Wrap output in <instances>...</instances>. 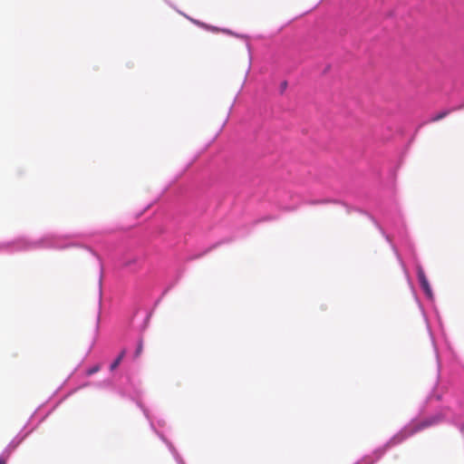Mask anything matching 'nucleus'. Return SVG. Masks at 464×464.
Here are the masks:
<instances>
[{
  "mask_svg": "<svg viewBox=\"0 0 464 464\" xmlns=\"http://www.w3.org/2000/svg\"><path fill=\"white\" fill-rule=\"evenodd\" d=\"M0 464H6V460L3 458H0Z\"/></svg>",
  "mask_w": 464,
  "mask_h": 464,
  "instance_id": "0eeeda50",
  "label": "nucleus"
},
{
  "mask_svg": "<svg viewBox=\"0 0 464 464\" xmlns=\"http://www.w3.org/2000/svg\"><path fill=\"white\" fill-rule=\"evenodd\" d=\"M125 353H126L125 350L121 351V353L119 354V356L116 358V360L111 364V367H110L111 371H114L119 366V364L121 363V360L123 359Z\"/></svg>",
  "mask_w": 464,
  "mask_h": 464,
  "instance_id": "7ed1b4c3",
  "label": "nucleus"
},
{
  "mask_svg": "<svg viewBox=\"0 0 464 464\" xmlns=\"http://www.w3.org/2000/svg\"><path fill=\"white\" fill-rule=\"evenodd\" d=\"M418 278H419V281L420 283V285L421 287L423 288V290L425 291V293L429 295H431V289H430V286L429 285V282H428V279L424 274V272L422 270H420L418 272Z\"/></svg>",
  "mask_w": 464,
  "mask_h": 464,
  "instance_id": "f03ea898",
  "label": "nucleus"
},
{
  "mask_svg": "<svg viewBox=\"0 0 464 464\" xmlns=\"http://www.w3.org/2000/svg\"><path fill=\"white\" fill-rule=\"evenodd\" d=\"M448 114H449L448 111H440V112L437 113L436 115L432 116L430 119V121H432V122L438 121L445 118Z\"/></svg>",
  "mask_w": 464,
  "mask_h": 464,
  "instance_id": "20e7f679",
  "label": "nucleus"
},
{
  "mask_svg": "<svg viewBox=\"0 0 464 464\" xmlns=\"http://www.w3.org/2000/svg\"><path fill=\"white\" fill-rule=\"evenodd\" d=\"M443 420V415L441 413H436L432 416H430L422 420H414L411 421L401 432L393 438V440H398L399 442L402 441L404 439L412 436L413 434L421 431L425 429H428L431 426L437 425Z\"/></svg>",
  "mask_w": 464,
  "mask_h": 464,
  "instance_id": "f257e3e1",
  "label": "nucleus"
},
{
  "mask_svg": "<svg viewBox=\"0 0 464 464\" xmlns=\"http://www.w3.org/2000/svg\"><path fill=\"white\" fill-rule=\"evenodd\" d=\"M142 350H143L142 341H140L139 343H138L137 349L135 351L134 356L136 358L139 357L141 354Z\"/></svg>",
  "mask_w": 464,
  "mask_h": 464,
  "instance_id": "39448f33",
  "label": "nucleus"
},
{
  "mask_svg": "<svg viewBox=\"0 0 464 464\" xmlns=\"http://www.w3.org/2000/svg\"><path fill=\"white\" fill-rule=\"evenodd\" d=\"M99 370H100V366L99 365H95V366H93L92 368H90L87 371V375H92L93 373H96Z\"/></svg>",
  "mask_w": 464,
  "mask_h": 464,
  "instance_id": "423d86ee",
  "label": "nucleus"
}]
</instances>
